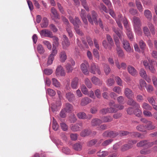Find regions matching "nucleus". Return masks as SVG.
<instances>
[{
	"mask_svg": "<svg viewBox=\"0 0 157 157\" xmlns=\"http://www.w3.org/2000/svg\"><path fill=\"white\" fill-rule=\"evenodd\" d=\"M113 30L114 33L118 36L119 39L121 40L122 45L124 49L128 52H131L133 50L132 49L129 42L126 40L123 39L122 40V39L124 37V35L122 32L119 31L114 27L112 28Z\"/></svg>",
	"mask_w": 157,
	"mask_h": 157,
	"instance_id": "1",
	"label": "nucleus"
},
{
	"mask_svg": "<svg viewBox=\"0 0 157 157\" xmlns=\"http://www.w3.org/2000/svg\"><path fill=\"white\" fill-rule=\"evenodd\" d=\"M97 14L94 11L91 12V15L90 16H89V22H90L92 24H93V21L96 24L98 23L100 27L102 29H103V25L102 22L101 18L98 19V21H97Z\"/></svg>",
	"mask_w": 157,
	"mask_h": 157,
	"instance_id": "2",
	"label": "nucleus"
},
{
	"mask_svg": "<svg viewBox=\"0 0 157 157\" xmlns=\"http://www.w3.org/2000/svg\"><path fill=\"white\" fill-rule=\"evenodd\" d=\"M69 19L70 22L72 23L74 26L76 32L80 35H82V33L78 29L79 25L81 24V22L78 17H75V20H74L71 17H69Z\"/></svg>",
	"mask_w": 157,
	"mask_h": 157,
	"instance_id": "3",
	"label": "nucleus"
},
{
	"mask_svg": "<svg viewBox=\"0 0 157 157\" xmlns=\"http://www.w3.org/2000/svg\"><path fill=\"white\" fill-rule=\"evenodd\" d=\"M133 26L135 30L140 31L141 30L140 27L141 25V21L139 18L134 16L132 18Z\"/></svg>",
	"mask_w": 157,
	"mask_h": 157,
	"instance_id": "4",
	"label": "nucleus"
},
{
	"mask_svg": "<svg viewBox=\"0 0 157 157\" xmlns=\"http://www.w3.org/2000/svg\"><path fill=\"white\" fill-rule=\"evenodd\" d=\"M55 73L57 76H64L66 75L63 67L61 65H59L57 67Z\"/></svg>",
	"mask_w": 157,
	"mask_h": 157,
	"instance_id": "5",
	"label": "nucleus"
},
{
	"mask_svg": "<svg viewBox=\"0 0 157 157\" xmlns=\"http://www.w3.org/2000/svg\"><path fill=\"white\" fill-rule=\"evenodd\" d=\"M153 142H148L147 140H144L141 141L137 144V146L138 147H141L145 146L146 147H151L153 145Z\"/></svg>",
	"mask_w": 157,
	"mask_h": 157,
	"instance_id": "6",
	"label": "nucleus"
},
{
	"mask_svg": "<svg viewBox=\"0 0 157 157\" xmlns=\"http://www.w3.org/2000/svg\"><path fill=\"white\" fill-rule=\"evenodd\" d=\"M118 134V132L115 131H106L103 133L102 136L104 137L114 138L117 136Z\"/></svg>",
	"mask_w": 157,
	"mask_h": 157,
	"instance_id": "7",
	"label": "nucleus"
},
{
	"mask_svg": "<svg viewBox=\"0 0 157 157\" xmlns=\"http://www.w3.org/2000/svg\"><path fill=\"white\" fill-rule=\"evenodd\" d=\"M90 71L91 73L96 74L98 73V75H100L101 72L100 70L99 67L98 65H96L94 63H92L91 66Z\"/></svg>",
	"mask_w": 157,
	"mask_h": 157,
	"instance_id": "8",
	"label": "nucleus"
},
{
	"mask_svg": "<svg viewBox=\"0 0 157 157\" xmlns=\"http://www.w3.org/2000/svg\"><path fill=\"white\" fill-rule=\"evenodd\" d=\"M88 63L87 61H84L80 65V68L82 72L85 75H87L88 72Z\"/></svg>",
	"mask_w": 157,
	"mask_h": 157,
	"instance_id": "9",
	"label": "nucleus"
},
{
	"mask_svg": "<svg viewBox=\"0 0 157 157\" xmlns=\"http://www.w3.org/2000/svg\"><path fill=\"white\" fill-rule=\"evenodd\" d=\"M40 34L41 37H48L50 38L53 37L52 33L49 30L47 29H43L40 32Z\"/></svg>",
	"mask_w": 157,
	"mask_h": 157,
	"instance_id": "10",
	"label": "nucleus"
},
{
	"mask_svg": "<svg viewBox=\"0 0 157 157\" xmlns=\"http://www.w3.org/2000/svg\"><path fill=\"white\" fill-rule=\"evenodd\" d=\"M124 93L126 97L128 99L134 98L133 92L130 89L128 88L125 89Z\"/></svg>",
	"mask_w": 157,
	"mask_h": 157,
	"instance_id": "11",
	"label": "nucleus"
},
{
	"mask_svg": "<svg viewBox=\"0 0 157 157\" xmlns=\"http://www.w3.org/2000/svg\"><path fill=\"white\" fill-rule=\"evenodd\" d=\"M78 84V78L77 77L74 78L72 80L71 86V88L74 89L77 88Z\"/></svg>",
	"mask_w": 157,
	"mask_h": 157,
	"instance_id": "12",
	"label": "nucleus"
},
{
	"mask_svg": "<svg viewBox=\"0 0 157 157\" xmlns=\"http://www.w3.org/2000/svg\"><path fill=\"white\" fill-rule=\"evenodd\" d=\"M82 123H79L74 125H72L71 127V130L73 132H77L80 130L82 126Z\"/></svg>",
	"mask_w": 157,
	"mask_h": 157,
	"instance_id": "13",
	"label": "nucleus"
},
{
	"mask_svg": "<svg viewBox=\"0 0 157 157\" xmlns=\"http://www.w3.org/2000/svg\"><path fill=\"white\" fill-rule=\"evenodd\" d=\"M70 44V43L66 36L65 35H63V41L62 43L63 48L64 49H66L69 46Z\"/></svg>",
	"mask_w": 157,
	"mask_h": 157,
	"instance_id": "14",
	"label": "nucleus"
},
{
	"mask_svg": "<svg viewBox=\"0 0 157 157\" xmlns=\"http://www.w3.org/2000/svg\"><path fill=\"white\" fill-rule=\"evenodd\" d=\"M132 98L129 99L127 102V104L134 106L135 108H140V105L136 103Z\"/></svg>",
	"mask_w": 157,
	"mask_h": 157,
	"instance_id": "15",
	"label": "nucleus"
},
{
	"mask_svg": "<svg viewBox=\"0 0 157 157\" xmlns=\"http://www.w3.org/2000/svg\"><path fill=\"white\" fill-rule=\"evenodd\" d=\"M51 12L53 15V16H51L52 20H54L55 19H59L60 18L59 15L55 8L52 7L51 8Z\"/></svg>",
	"mask_w": 157,
	"mask_h": 157,
	"instance_id": "16",
	"label": "nucleus"
},
{
	"mask_svg": "<svg viewBox=\"0 0 157 157\" xmlns=\"http://www.w3.org/2000/svg\"><path fill=\"white\" fill-rule=\"evenodd\" d=\"M92 83L95 85L100 86L102 84V81L95 76H93L91 78Z\"/></svg>",
	"mask_w": 157,
	"mask_h": 157,
	"instance_id": "17",
	"label": "nucleus"
},
{
	"mask_svg": "<svg viewBox=\"0 0 157 157\" xmlns=\"http://www.w3.org/2000/svg\"><path fill=\"white\" fill-rule=\"evenodd\" d=\"M123 18L122 15L120 14L118 15L117 17H116V19H115L118 27L121 29L122 28V26L121 23V21L123 20Z\"/></svg>",
	"mask_w": 157,
	"mask_h": 157,
	"instance_id": "18",
	"label": "nucleus"
},
{
	"mask_svg": "<svg viewBox=\"0 0 157 157\" xmlns=\"http://www.w3.org/2000/svg\"><path fill=\"white\" fill-rule=\"evenodd\" d=\"M128 72L133 76H135L137 74V72L135 69L131 66H129L128 67Z\"/></svg>",
	"mask_w": 157,
	"mask_h": 157,
	"instance_id": "19",
	"label": "nucleus"
},
{
	"mask_svg": "<svg viewBox=\"0 0 157 157\" xmlns=\"http://www.w3.org/2000/svg\"><path fill=\"white\" fill-rule=\"evenodd\" d=\"M60 60L62 62H64L67 59L66 52L64 51H62L59 54Z\"/></svg>",
	"mask_w": 157,
	"mask_h": 157,
	"instance_id": "20",
	"label": "nucleus"
},
{
	"mask_svg": "<svg viewBox=\"0 0 157 157\" xmlns=\"http://www.w3.org/2000/svg\"><path fill=\"white\" fill-rule=\"evenodd\" d=\"M144 15L149 20H151L152 18V14L151 12L148 10H146L144 11Z\"/></svg>",
	"mask_w": 157,
	"mask_h": 157,
	"instance_id": "21",
	"label": "nucleus"
},
{
	"mask_svg": "<svg viewBox=\"0 0 157 157\" xmlns=\"http://www.w3.org/2000/svg\"><path fill=\"white\" fill-rule=\"evenodd\" d=\"M53 47H56L58 46L59 45V39L58 38L55 36H53Z\"/></svg>",
	"mask_w": 157,
	"mask_h": 157,
	"instance_id": "22",
	"label": "nucleus"
},
{
	"mask_svg": "<svg viewBox=\"0 0 157 157\" xmlns=\"http://www.w3.org/2000/svg\"><path fill=\"white\" fill-rule=\"evenodd\" d=\"M48 25V21L47 18L44 17L43 18L42 22L40 24L42 28H46Z\"/></svg>",
	"mask_w": 157,
	"mask_h": 157,
	"instance_id": "23",
	"label": "nucleus"
},
{
	"mask_svg": "<svg viewBox=\"0 0 157 157\" xmlns=\"http://www.w3.org/2000/svg\"><path fill=\"white\" fill-rule=\"evenodd\" d=\"M100 113L103 114H106L107 113H113L114 112V110L112 109L109 108H104L100 110Z\"/></svg>",
	"mask_w": 157,
	"mask_h": 157,
	"instance_id": "24",
	"label": "nucleus"
},
{
	"mask_svg": "<svg viewBox=\"0 0 157 157\" xmlns=\"http://www.w3.org/2000/svg\"><path fill=\"white\" fill-rule=\"evenodd\" d=\"M73 109V106L71 104L67 103L65 105L64 109L66 112L69 113Z\"/></svg>",
	"mask_w": 157,
	"mask_h": 157,
	"instance_id": "25",
	"label": "nucleus"
},
{
	"mask_svg": "<svg viewBox=\"0 0 157 157\" xmlns=\"http://www.w3.org/2000/svg\"><path fill=\"white\" fill-rule=\"evenodd\" d=\"M145 128L148 130H152L155 128V127L152 124V122L149 121L145 126Z\"/></svg>",
	"mask_w": 157,
	"mask_h": 157,
	"instance_id": "26",
	"label": "nucleus"
},
{
	"mask_svg": "<svg viewBox=\"0 0 157 157\" xmlns=\"http://www.w3.org/2000/svg\"><path fill=\"white\" fill-rule=\"evenodd\" d=\"M136 5L137 8L139 11L140 12H142L143 10V6L141 2L138 0L136 1Z\"/></svg>",
	"mask_w": 157,
	"mask_h": 157,
	"instance_id": "27",
	"label": "nucleus"
},
{
	"mask_svg": "<svg viewBox=\"0 0 157 157\" xmlns=\"http://www.w3.org/2000/svg\"><path fill=\"white\" fill-rule=\"evenodd\" d=\"M80 15L83 22L86 24H87V21L86 19V15L85 14V11L84 10H82L81 12Z\"/></svg>",
	"mask_w": 157,
	"mask_h": 157,
	"instance_id": "28",
	"label": "nucleus"
},
{
	"mask_svg": "<svg viewBox=\"0 0 157 157\" xmlns=\"http://www.w3.org/2000/svg\"><path fill=\"white\" fill-rule=\"evenodd\" d=\"M126 33L128 38L131 40H132L133 39V36L131 29L130 28H128L126 29Z\"/></svg>",
	"mask_w": 157,
	"mask_h": 157,
	"instance_id": "29",
	"label": "nucleus"
},
{
	"mask_svg": "<svg viewBox=\"0 0 157 157\" xmlns=\"http://www.w3.org/2000/svg\"><path fill=\"white\" fill-rule=\"evenodd\" d=\"M102 121L101 120L98 118H95L93 120L91 121V124L92 126H96L101 124Z\"/></svg>",
	"mask_w": 157,
	"mask_h": 157,
	"instance_id": "30",
	"label": "nucleus"
},
{
	"mask_svg": "<svg viewBox=\"0 0 157 157\" xmlns=\"http://www.w3.org/2000/svg\"><path fill=\"white\" fill-rule=\"evenodd\" d=\"M61 105V102L60 101H58L56 103V105H55L54 104H52L51 106L52 110L53 112H55L57 110L58 107L60 106Z\"/></svg>",
	"mask_w": 157,
	"mask_h": 157,
	"instance_id": "31",
	"label": "nucleus"
},
{
	"mask_svg": "<svg viewBox=\"0 0 157 157\" xmlns=\"http://www.w3.org/2000/svg\"><path fill=\"white\" fill-rule=\"evenodd\" d=\"M132 147V146L131 145H129L128 144H125L121 147V150L122 151H124L131 148Z\"/></svg>",
	"mask_w": 157,
	"mask_h": 157,
	"instance_id": "32",
	"label": "nucleus"
},
{
	"mask_svg": "<svg viewBox=\"0 0 157 157\" xmlns=\"http://www.w3.org/2000/svg\"><path fill=\"white\" fill-rule=\"evenodd\" d=\"M102 122H110L112 121L113 119L110 116H104L101 118Z\"/></svg>",
	"mask_w": 157,
	"mask_h": 157,
	"instance_id": "33",
	"label": "nucleus"
},
{
	"mask_svg": "<svg viewBox=\"0 0 157 157\" xmlns=\"http://www.w3.org/2000/svg\"><path fill=\"white\" fill-rule=\"evenodd\" d=\"M117 53L119 57H123L124 56V53L121 47L117 48Z\"/></svg>",
	"mask_w": 157,
	"mask_h": 157,
	"instance_id": "34",
	"label": "nucleus"
},
{
	"mask_svg": "<svg viewBox=\"0 0 157 157\" xmlns=\"http://www.w3.org/2000/svg\"><path fill=\"white\" fill-rule=\"evenodd\" d=\"M66 97L69 101H71L73 99L75 96L71 92H68L66 94Z\"/></svg>",
	"mask_w": 157,
	"mask_h": 157,
	"instance_id": "35",
	"label": "nucleus"
},
{
	"mask_svg": "<svg viewBox=\"0 0 157 157\" xmlns=\"http://www.w3.org/2000/svg\"><path fill=\"white\" fill-rule=\"evenodd\" d=\"M142 107L143 109L146 110H151L152 109L151 106L145 102H144L143 103Z\"/></svg>",
	"mask_w": 157,
	"mask_h": 157,
	"instance_id": "36",
	"label": "nucleus"
},
{
	"mask_svg": "<svg viewBox=\"0 0 157 157\" xmlns=\"http://www.w3.org/2000/svg\"><path fill=\"white\" fill-rule=\"evenodd\" d=\"M77 115L78 118L80 119H84L86 118L87 117L86 114L83 112L78 113Z\"/></svg>",
	"mask_w": 157,
	"mask_h": 157,
	"instance_id": "37",
	"label": "nucleus"
},
{
	"mask_svg": "<svg viewBox=\"0 0 157 157\" xmlns=\"http://www.w3.org/2000/svg\"><path fill=\"white\" fill-rule=\"evenodd\" d=\"M52 128L55 131H57L59 128V126L56 120L53 118Z\"/></svg>",
	"mask_w": 157,
	"mask_h": 157,
	"instance_id": "38",
	"label": "nucleus"
},
{
	"mask_svg": "<svg viewBox=\"0 0 157 157\" xmlns=\"http://www.w3.org/2000/svg\"><path fill=\"white\" fill-rule=\"evenodd\" d=\"M37 49L38 52L40 54L43 53L45 51L42 46L40 44L38 45L37 47Z\"/></svg>",
	"mask_w": 157,
	"mask_h": 157,
	"instance_id": "39",
	"label": "nucleus"
},
{
	"mask_svg": "<svg viewBox=\"0 0 157 157\" xmlns=\"http://www.w3.org/2000/svg\"><path fill=\"white\" fill-rule=\"evenodd\" d=\"M52 81L53 85L55 87H60V83L56 79L53 78L52 79Z\"/></svg>",
	"mask_w": 157,
	"mask_h": 157,
	"instance_id": "40",
	"label": "nucleus"
},
{
	"mask_svg": "<svg viewBox=\"0 0 157 157\" xmlns=\"http://www.w3.org/2000/svg\"><path fill=\"white\" fill-rule=\"evenodd\" d=\"M109 152L106 151H100L98 153V155L100 157H105L108 155Z\"/></svg>",
	"mask_w": 157,
	"mask_h": 157,
	"instance_id": "41",
	"label": "nucleus"
},
{
	"mask_svg": "<svg viewBox=\"0 0 157 157\" xmlns=\"http://www.w3.org/2000/svg\"><path fill=\"white\" fill-rule=\"evenodd\" d=\"M104 69L105 74L106 75H108L109 74L111 70L109 66L107 64H105Z\"/></svg>",
	"mask_w": 157,
	"mask_h": 157,
	"instance_id": "42",
	"label": "nucleus"
},
{
	"mask_svg": "<svg viewBox=\"0 0 157 157\" xmlns=\"http://www.w3.org/2000/svg\"><path fill=\"white\" fill-rule=\"evenodd\" d=\"M148 26L151 33L152 35H154L155 33V31L153 25L151 23H149L148 25Z\"/></svg>",
	"mask_w": 157,
	"mask_h": 157,
	"instance_id": "43",
	"label": "nucleus"
},
{
	"mask_svg": "<svg viewBox=\"0 0 157 157\" xmlns=\"http://www.w3.org/2000/svg\"><path fill=\"white\" fill-rule=\"evenodd\" d=\"M136 109L134 111V114L135 115L139 117L141 116L142 114V112L140 110V108H136Z\"/></svg>",
	"mask_w": 157,
	"mask_h": 157,
	"instance_id": "44",
	"label": "nucleus"
},
{
	"mask_svg": "<svg viewBox=\"0 0 157 157\" xmlns=\"http://www.w3.org/2000/svg\"><path fill=\"white\" fill-rule=\"evenodd\" d=\"M43 43L44 45L47 47L48 49L50 50H51L52 46V45L49 41L48 40H44L43 41Z\"/></svg>",
	"mask_w": 157,
	"mask_h": 157,
	"instance_id": "45",
	"label": "nucleus"
},
{
	"mask_svg": "<svg viewBox=\"0 0 157 157\" xmlns=\"http://www.w3.org/2000/svg\"><path fill=\"white\" fill-rule=\"evenodd\" d=\"M113 141L112 139H109L105 140L101 144L102 146H105L110 144Z\"/></svg>",
	"mask_w": 157,
	"mask_h": 157,
	"instance_id": "46",
	"label": "nucleus"
},
{
	"mask_svg": "<svg viewBox=\"0 0 157 157\" xmlns=\"http://www.w3.org/2000/svg\"><path fill=\"white\" fill-rule=\"evenodd\" d=\"M106 38L108 41L109 44L111 46H112L114 45L113 40L111 36L109 34L106 35Z\"/></svg>",
	"mask_w": 157,
	"mask_h": 157,
	"instance_id": "47",
	"label": "nucleus"
},
{
	"mask_svg": "<svg viewBox=\"0 0 157 157\" xmlns=\"http://www.w3.org/2000/svg\"><path fill=\"white\" fill-rule=\"evenodd\" d=\"M46 93L51 96H54L56 94V92L54 90L49 88L47 90Z\"/></svg>",
	"mask_w": 157,
	"mask_h": 157,
	"instance_id": "48",
	"label": "nucleus"
},
{
	"mask_svg": "<svg viewBox=\"0 0 157 157\" xmlns=\"http://www.w3.org/2000/svg\"><path fill=\"white\" fill-rule=\"evenodd\" d=\"M143 30L144 34L145 35V36H150V33L149 31V30L148 28L146 27H144L143 28Z\"/></svg>",
	"mask_w": 157,
	"mask_h": 157,
	"instance_id": "49",
	"label": "nucleus"
},
{
	"mask_svg": "<svg viewBox=\"0 0 157 157\" xmlns=\"http://www.w3.org/2000/svg\"><path fill=\"white\" fill-rule=\"evenodd\" d=\"M102 45L104 47V48L106 49H109L111 50L112 48L111 46H110L107 43L106 41L105 40H104L102 43Z\"/></svg>",
	"mask_w": 157,
	"mask_h": 157,
	"instance_id": "50",
	"label": "nucleus"
},
{
	"mask_svg": "<svg viewBox=\"0 0 157 157\" xmlns=\"http://www.w3.org/2000/svg\"><path fill=\"white\" fill-rule=\"evenodd\" d=\"M65 67L67 73H71L73 71V67L69 63H67L65 66Z\"/></svg>",
	"mask_w": 157,
	"mask_h": 157,
	"instance_id": "51",
	"label": "nucleus"
},
{
	"mask_svg": "<svg viewBox=\"0 0 157 157\" xmlns=\"http://www.w3.org/2000/svg\"><path fill=\"white\" fill-rule=\"evenodd\" d=\"M107 84L109 86H111L114 85L115 81L112 78H109L107 81Z\"/></svg>",
	"mask_w": 157,
	"mask_h": 157,
	"instance_id": "52",
	"label": "nucleus"
},
{
	"mask_svg": "<svg viewBox=\"0 0 157 157\" xmlns=\"http://www.w3.org/2000/svg\"><path fill=\"white\" fill-rule=\"evenodd\" d=\"M136 129L139 131L144 132L145 131V127L143 125L140 124L136 126Z\"/></svg>",
	"mask_w": 157,
	"mask_h": 157,
	"instance_id": "53",
	"label": "nucleus"
},
{
	"mask_svg": "<svg viewBox=\"0 0 157 157\" xmlns=\"http://www.w3.org/2000/svg\"><path fill=\"white\" fill-rule=\"evenodd\" d=\"M117 105L114 104V101H112L110 102L109 103V105L110 107L109 109H112L114 110V112H116L117 111V110L116 109V107Z\"/></svg>",
	"mask_w": 157,
	"mask_h": 157,
	"instance_id": "54",
	"label": "nucleus"
},
{
	"mask_svg": "<svg viewBox=\"0 0 157 157\" xmlns=\"http://www.w3.org/2000/svg\"><path fill=\"white\" fill-rule=\"evenodd\" d=\"M113 91L118 94H120L122 91V90L120 87L118 86H115L113 89Z\"/></svg>",
	"mask_w": 157,
	"mask_h": 157,
	"instance_id": "55",
	"label": "nucleus"
},
{
	"mask_svg": "<svg viewBox=\"0 0 157 157\" xmlns=\"http://www.w3.org/2000/svg\"><path fill=\"white\" fill-rule=\"evenodd\" d=\"M82 146L79 144L76 143L73 146V148L76 151H80L82 149Z\"/></svg>",
	"mask_w": 157,
	"mask_h": 157,
	"instance_id": "56",
	"label": "nucleus"
},
{
	"mask_svg": "<svg viewBox=\"0 0 157 157\" xmlns=\"http://www.w3.org/2000/svg\"><path fill=\"white\" fill-rule=\"evenodd\" d=\"M140 76L143 78H145L147 76V74L145 70L143 68L140 69Z\"/></svg>",
	"mask_w": 157,
	"mask_h": 157,
	"instance_id": "57",
	"label": "nucleus"
},
{
	"mask_svg": "<svg viewBox=\"0 0 157 157\" xmlns=\"http://www.w3.org/2000/svg\"><path fill=\"white\" fill-rule=\"evenodd\" d=\"M60 127L61 129L64 131H67L68 128L67 125L64 123L62 122L60 124Z\"/></svg>",
	"mask_w": 157,
	"mask_h": 157,
	"instance_id": "58",
	"label": "nucleus"
},
{
	"mask_svg": "<svg viewBox=\"0 0 157 157\" xmlns=\"http://www.w3.org/2000/svg\"><path fill=\"white\" fill-rule=\"evenodd\" d=\"M88 99L87 98H82L81 101V105L82 106H84L87 105L88 103Z\"/></svg>",
	"mask_w": 157,
	"mask_h": 157,
	"instance_id": "59",
	"label": "nucleus"
},
{
	"mask_svg": "<svg viewBox=\"0 0 157 157\" xmlns=\"http://www.w3.org/2000/svg\"><path fill=\"white\" fill-rule=\"evenodd\" d=\"M123 22V23L124 27L126 29L128 28H130L128 25V21L126 18L124 17L123 18L122 20Z\"/></svg>",
	"mask_w": 157,
	"mask_h": 157,
	"instance_id": "60",
	"label": "nucleus"
},
{
	"mask_svg": "<svg viewBox=\"0 0 157 157\" xmlns=\"http://www.w3.org/2000/svg\"><path fill=\"white\" fill-rule=\"evenodd\" d=\"M44 72L45 75H49L52 73L53 71L52 69H46L44 70Z\"/></svg>",
	"mask_w": 157,
	"mask_h": 157,
	"instance_id": "61",
	"label": "nucleus"
},
{
	"mask_svg": "<svg viewBox=\"0 0 157 157\" xmlns=\"http://www.w3.org/2000/svg\"><path fill=\"white\" fill-rule=\"evenodd\" d=\"M54 59V57L52 56H49L47 64L48 65H51Z\"/></svg>",
	"mask_w": 157,
	"mask_h": 157,
	"instance_id": "62",
	"label": "nucleus"
},
{
	"mask_svg": "<svg viewBox=\"0 0 157 157\" xmlns=\"http://www.w3.org/2000/svg\"><path fill=\"white\" fill-rule=\"evenodd\" d=\"M115 80L117 84L118 85L121 86H122V81L119 77H116L115 78Z\"/></svg>",
	"mask_w": 157,
	"mask_h": 157,
	"instance_id": "63",
	"label": "nucleus"
},
{
	"mask_svg": "<svg viewBox=\"0 0 157 157\" xmlns=\"http://www.w3.org/2000/svg\"><path fill=\"white\" fill-rule=\"evenodd\" d=\"M147 99L149 103L152 105H153L154 104H155V101L153 97H148L147 98Z\"/></svg>",
	"mask_w": 157,
	"mask_h": 157,
	"instance_id": "64",
	"label": "nucleus"
}]
</instances>
